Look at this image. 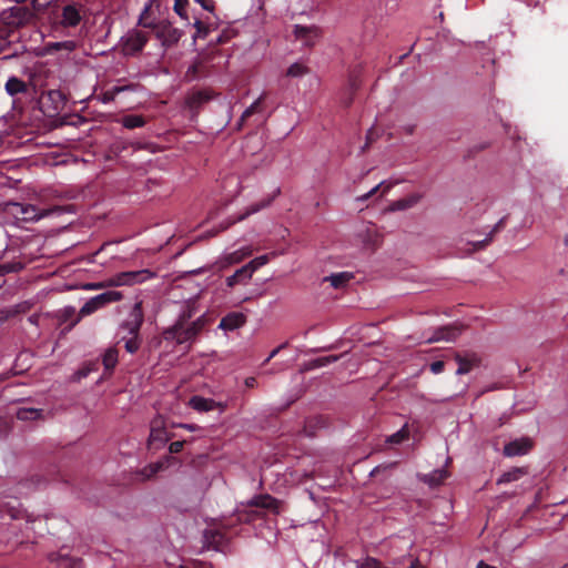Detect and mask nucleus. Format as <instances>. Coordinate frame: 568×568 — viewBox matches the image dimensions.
Listing matches in <instances>:
<instances>
[{
	"label": "nucleus",
	"mask_w": 568,
	"mask_h": 568,
	"mask_svg": "<svg viewBox=\"0 0 568 568\" xmlns=\"http://www.w3.org/2000/svg\"><path fill=\"white\" fill-rule=\"evenodd\" d=\"M144 322L142 302H136L130 311L128 317L121 323L119 334L120 341L124 342V348L128 353L134 354L142 344L140 329Z\"/></svg>",
	"instance_id": "nucleus-1"
},
{
	"label": "nucleus",
	"mask_w": 568,
	"mask_h": 568,
	"mask_svg": "<svg viewBox=\"0 0 568 568\" xmlns=\"http://www.w3.org/2000/svg\"><path fill=\"white\" fill-rule=\"evenodd\" d=\"M278 500L271 495H260L252 498L246 508L237 510V520L245 524L262 519L266 510L278 513Z\"/></svg>",
	"instance_id": "nucleus-2"
},
{
	"label": "nucleus",
	"mask_w": 568,
	"mask_h": 568,
	"mask_svg": "<svg viewBox=\"0 0 568 568\" xmlns=\"http://www.w3.org/2000/svg\"><path fill=\"white\" fill-rule=\"evenodd\" d=\"M206 323L204 316L197 317L190 324L181 325V323H175L173 326L165 329L163 335L166 341H175L180 345L185 343L192 344L204 329Z\"/></svg>",
	"instance_id": "nucleus-3"
},
{
	"label": "nucleus",
	"mask_w": 568,
	"mask_h": 568,
	"mask_svg": "<svg viewBox=\"0 0 568 568\" xmlns=\"http://www.w3.org/2000/svg\"><path fill=\"white\" fill-rule=\"evenodd\" d=\"M149 41V34L144 31L132 29L121 38V47L124 55H136Z\"/></svg>",
	"instance_id": "nucleus-4"
},
{
	"label": "nucleus",
	"mask_w": 568,
	"mask_h": 568,
	"mask_svg": "<svg viewBox=\"0 0 568 568\" xmlns=\"http://www.w3.org/2000/svg\"><path fill=\"white\" fill-rule=\"evenodd\" d=\"M122 293L118 291H106L94 297H91L84 305L80 308V316H88L94 313L95 311L104 307L105 305L118 302L122 300Z\"/></svg>",
	"instance_id": "nucleus-5"
},
{
	"label": "nucleus",
	"mask_w": 568,
	"mask_h": 568,
	"mask_svg": "<svg viewBox=\"0 0 568 568\" xmlns=\"http://www.w3.org/2000/svg\"><path fill=\"white\" fill-rule=\"evenodd\" d=\"M153 32L156 39H159L165 48L175 45L182 37V31L173 27L172 23L165 19L158 21L156 28Z\"/></svg>",
	"instance_id": "nucleus-6"
},
{
	"label": "nucleus",
	"mask_w": 568,
	"mask_h": 568,
	"mask_svg": "<svg viewBox=\"0 0 568 568\" xmlns=\"http://www.w3.org/2000/svg\"><path fill=\"white\" fill-rule=\"evenodd\" d=\"M154 273L150 270H140V271H128L115 274L110 280V285L113 286H122V285H134L139 283H143L149 278H152Z\"/></svg>",
	"instance_id": "nucleus-7"
},
{
	"label": "nucleus",
	"mask_w": 568,
	"mask_h": 568,
	"mask_svg": "<svg viewBox=\"0 0 568 568\" xmlns=\"http://www.w3.org/2000/svg\"><path fill=\"white\" fill-rule=\"evenodd\" d=\"M295 40L301 41L305 47H313L321 37V29L316 26L295 24L293 30Z\"/></svg>",
	"instance_id": "nucleus-8"
},
{
	"label": "nucleus",
	"mask_w": 568,
	"mask_h": 568,
	"mask_svg": "<svg viewBox=\"0 0 568 568\" xmlns=\"http://www.w3.org/2000/svg\"><path fill=\"white\" fill-rule=\"evenodd\" d=\"M62 550L63 548L48 555V560L50 564L54 565V568H84L82 559L71 557L62 552Z\"/></svg>",
	"instance_id": "nucleus-9"
},
{
	"label": "nucleus",
	"mask_w": 568,
	"mask_h": 568,
	"mask_svg": "<svg viewBox=\"0 0 568 568\" xmlns=\"http://www.w3.org/2000/svg\"><path fill=\"white\" fill-rule=\"evenodd\" d=\"M463 325H446L438 327L434 331L433 335L427 339L428 343H435L439 341L454 342L462 333Z\"/></svg>",
	"instance_id": "nucleus-10"
},
{
	"label": "nucleus",
	"mask_w": 568,
	"mask_h": 568,
	"mask_svg": "<svg viewBox=\"0 0 568 568\" xmlns=\"http://www.w3.org/2000/svg\"><path fill=\"white\" fill-rule=\"evenodd\" d=\"M455 361L458 363V368L456 371L457 375L468 374L473 368L478 367L481 363V358L476 353H455Z\"/></svg>",
	"instance_id": "nucleus-11"
},
{
	"label": "nucleus",
	"mask_w": 568,
	"mask_h": 568,
	"mask_svg": "<svg viewBox=\"0 0 568 568\" xmlns=\"http://www.w3.org/2000/svg\"><path fill=\"white\" fill-rule=\"evenodd\" d=\"M213 92L207 89H194L187 93L185 103L192 111H197L203 104L212 100Z\"/></svg>",
	"instance_id": "nucleus-12"
},
{
	"label": "nucleus",
	"mask_w": 568,
	"mask_h": 568,
	"mask_svg": "<svg viewBox=\"0 0 568 568\" xmlns=\"http://www.w3.org/2000/svg\"><path fill=\"white\" fill-rule=\"evenodd\" d=\"M532 440L528 437L515 439L504 447V455L508 457L527 454L532 448Z\"/></svg>",
	"instance_id": "nucleus-13"
},
{
	"label": "nucleus",
	"mask_w": 568,
	"mask_h": 568,
	"mask_svg": "<svg viewBox=\"0 0 568 568\" xmlns=\"http://www.w3.org/2000/svg\"><path fill=\"white\" fill-rule=\"evenodd\" d=\"M423 196H424L423 193H418V192L412 193L403 199L392 202L388 206V211L396 212V211H405V210L412 209L420 202Z\"/></svg>",
	"instance_id": "nucleus-14"
},
{
	"label": "nucleus",
	"mask_w": 568,
	"mask_h": 568,
	"mask_svg": "<svg viewBox=\"0 0 568 568\" xmlns=\"http://www.w3.org/2000/svg\"><path fill=\"white\" fill-rule=\"evenodd\" d=\"M246 322V316L241 312H231L220 321L219 327L224 331H234L243 326Z\"/></svg>",
	"instance_id": "nucleus-15"
},
{
	"label": "nucleus",
	"mask_w": 568,
	"mask_h": 568,
	"mask_svg": "<svg viewBox=\"0 0 568 568\" xmlns=\"http://www.w3.org/2000/svg\"><path fill=\"white\" fill-rule=\"evenodd\" d=\"M190 406L197 412H210L216 408L223 409L224 406L221 403L215 402L212 398H204L202 396H192L189 402Z\"/></svg>",
	"instance_id": "nucleus-16"
},
{
	"label": "nucleus",
	"mask_w": 568,
	"mask_h": 568,
	"mask_svg": "<svg viewBox=\"0 0 568 568\" xmlns=\"http://www.w3.org/2000/svg\"><path fill=\"white\" fill-rule=\"evenodd\" d=\"M362 67H356L348 75L349 97L343 101L344 106L348 108L353 103V95L359 89L362 83Z\"/></svg>",
	"instance_id": "nucleus-17"
},
{
	"label": "nucleus",
	"mask_w": 568,
	"mask_h": 568,
	"mask_svg": "<svg viewBox=\"0 0 568 568\" xmlns=\"http://www.w3.org/2000/svg\"><path fill=\"white\" fill-rule=\"evenodd\" d=\"M204 544L213 549H219L226 540L225 534L220 529L210 528L203 534Z\"/></svg>",
	"instance_id": "nucleus-18"
},
{
	"label": "nucleus",
	"mask_w": 568,
	"mask_h": 568,
	"mask_svg": "<svg viewBox=\"0 0 568 568\" xmlns=\"http://www.w3.org/2000/svg\"><path fill=\"white\" fill-rule=\"evenodd\" d=\"M252 275V270L248 268L247 265H244L241 268L236 270L233 275L226 277V285L229 287H234L235 285L239 284H246L251 280Z\"/></svg>",
	"instance_id": "nucleus-19"
},
{
	"label": "nucleus",
	"mask_w": 568,
	"mask_h": 568,
	"mask_svg": "<svg viewBox=\"0 0 568 568\" xmlns=\"http://www.w3.org/2000/svg\"><path fill=\"white\" fill-rule=\"evenodd\" d=\"M81 16L75 6H65L62 10V24L65 27H75L79 24Z\"/></svg>",
	"instance_id": "nucleus-20"
},
{
	"label": "nucleus",
	"mask_w": 568,
	"mask_h": 568,
	"mask_svg": "<svg viewBox=\"0 0 568 568\" xmlns=\"http://www.w3.org/2000/svg\"><path fill=\"white\" fill-rule=\"evenodd\" d=\"M168 439L169 438L165 429L152 426L148 442L150 448L159 449L166 443Z\"/></svg>",
	"instance_id": "nucleus-21"
},
{
	"label": "nucleus",
	"mask_w": 568,
	"mask_h": 568,
	"mask_svg": "<svg viewBox=\"0 0 568 568\" xmlns=\"http://www.w3.org/2000/svg\"><path fill=\"white\" fill-rule=\"evenodd\" d=\"M4 89L9 95L14 97L19 93H27L28 84L17 77H10L6 82Z\"/></svg>",
	"instance_id": "nucleus-22"
},
{
	"label": "nucleus",
	"mask_w": 568,
	"mask_h": 568,
	"mask_svg": "<svg viewBox=\"0 0 568 568\" xmlns=\"http://www.w3.org/2000/svg\"><path fill=\"white\" fill-rule=\"evenodd\" d=\"M353 274L349 272L333 273L329 276L324 277L325 282H329L334 288H343L353 278Z\"/></svg>",
	"instance_id": "nucleus-23"
},
{
	"label": "nucleus",
	"mask_w": 568,
	"mask_h": 568,
	"mask_svg": "<svg viewBox=\"0 0 568 568\" xmlns=\"http://www.w3.org/2000/svg\"><path fill=\"white\" fill-rule=\"evenodd\" d=\"M528 474L527 467H514L508 471H505L497 480V484H508L511 481L519 480L521 477Z\"/></svg>",
	"instance_id": "nucleus-24"
},
{
	"label": "nucleus",
	"mask_w": 568,
	"mask_h": 568,
	"mask_svg": "<svg viewBox=\"0 0 568 568\" xmlns=\"http://www.w3.org/2000/svg\"><path fill=\"white\" fill-rule=\"evenodd\" d=\"M136 88H138V84H133V83L125 84V85H115V87L111 88L110 90L103 92L102 102L103 103L112 102V101H114L115 97L118 94H120L121 92L135 91Z\"/></svg>",
	"instance_id": "nucleus-25"
},
{
	"label": "nucleus",
	"mask_w": 568,
	"mask_h": 568,
	"mask_svg": "<svg viewBox=\"0 0 568 568\" xmlns=\"http://www.w3.org/2000/svg\"><path fill=\"white\" fill-rule=\"evenodd\" d=\"M118 359H119V351L115 347L108 348L102 356V363H103L105 372L111 374L118 364Z\"/></svg>",
	"instance_id": "nucleus-26"
},
{
	"label": "nucleus",
	"mask_w": 568,
	"mask_h": 568,
	"mask_svg": "<svg viewBox=\"0 0 568 568\" xmlns=\"http://www.w3.org/2000/svg\"><path fill=\"white\" fill-rule=\"evenodd\" d=\"M156 24L158 21L151 19V4L145 6L139 17L138 26L153 31L156 28Z\"/></svg>",
	"instance_id": "nucleus-27"
},
{
	"label": "nucleus",
	"mask_w": 568,
	"mask_h": 568,
	"mask_svg": "<svg viewBox=\"0 0 568 568\" xmlns=\"http://www.w3.org/2000/svg\"><path fill=\"white\" fill-rule=\"evenodd\" d=\"M449 476L448 471L445 469H437L433 473L425 476L424 481L427 483L432 487H436L442 485L447 477Z\"/></svg>",
	"instance_id": "nucleus-28"
},
{
	"label": "nucleus",
	"mask_w": 568,
	"mask_h": 568,
	"mask_svg": "<svg viewBox=\"0 0 568 568\" xmlns=\"http://www.w3.org/2000/svg\"><path fill=\"white\" fill-rule=\"evenodd\" d=\"M266 99V93H262L242 114L240 124H243L251 115L262 111V103Z\"/></svg>",
	"instance_id": "nucleus-29"
},
{
	"label": "nucleus",
	"mask_w": 568,
	"mask_h": 568,
	"mask_svg": "<svg viewBox=\"0 0 568 568\" xmlns=\"http://www.w3.org/2000/svg\"><path fill=\"white\" fill-rule=\"evenodd\" d=\"M280 194V189H277L274 194L272 196H270L268 199L266 200H262L261 202L258 203H255V204H252L247 210L246 212L240 216V220H243L245 219L246 216L251 215V214H254L256 212H258L260 210L268 206L271 204V202L274 200V197Z\"/></svg>",
	"instance_id": "nucleus-30"
},
{
	"label": "nucleus",
	"mask_w": 568,
	"mask_h": 568,
	"mask_svg": "<svg viewBox=\"0 0 568 568\" xmlns=\"http://www.w3.org/2000/svg\"><path fill=\"white\" fill-rule=\"evenodd\" d=\"M122 124L124 128L130 130L142 128L145 124V119L142 115L130 114L123 118Z\"/></svg>",
	"instance_id": "nucleus-31"
},
{
	"label": "nucleus",
	"mask_w": 568,
	"mask_h": 568,
	"mask_svg": "<svg viewBox=\"0 0 568 568\" xmlns=\"http://www.w3.org/2000/svg\"><path fill=\"white\" fill-rule=\"evenodd\" d=\"M21 209V219L23 221H38L42 217V214H39L38 209L33 205H20Z\"/></svg>",
	"instance_id": "nucleus-32"
},
{
	"label": "nucleus",
	"mask_w": 568,
	"mask_h": 568,
	"mask_svg": "<svg viewBox=\"0 0 568 568\" xmlns=\"http://www.w3.org/2000/svg\"><path fill=\"white\" fill-rule=\"evenodd\" d=\"M41 416V410L37 408H20L17 412V418L20 420H36Z\"/></svg>",
	"instance_id": "nucleus-33"
},
{
	"label": "nucleus",
	"mask_w": 568,
	"mask_h": 568,
	"mask_svg": "<svg viewBox=\"0 0 568 568\" xmlns=\"http://www.w3.org/2000/svg\"><path fill=\"white\" fill-rule=\"evenodd\" d=\"M24 264L21 262H8L0 264V276H4L8 273H18L22 271Z\"/></svg>",
	"instance_id": "nucleus-34"
},
{
	"label": "nucleus",
	"mask_w": 568,
	"mask_h": 568,
	"mask_svg": "<svg viewBox=\"0 0 568 568\" xmlns=\"http://www.w3.org/2000/svg\"><path fill=\"white\" fill-rule=\"evenodd\" d=\"M392 186H393L392 183L381 182L379 184H377L375 187H373L366 194H364L362 196H358L357 200L358 201H366V200H368L371 196H373L379 190H382V195L386 194L392 189Z\"/></svg>",
	"instance_id": "nucleus-35"
},
{
	"label": "nucleus",
	"mask_w": 568,
	"mask_h": 568,
	"mask_svg": "<svg viewBox=\"0 0 568 568\" xmlns=\"http://www.w3.org/2000/svg\"><path fill=\"white\" fill-rule=\"evenodd\" d=\"M193 27L196 30V38L205 39L211 31V26L203 22L201 19H195Z\"/></svg>",
	"instance_id": "nucleus-36"
},
{
	"label": "nucleus",
	"mask_w": 568,
	"mask_h": 568,
	"mask_svg": "<svg viewBox=\"0 0 568 568\" xmlns=\"http://www.w3.org/2000/svg\"><path fill=\"white\" fill-rule=\"evenodd\" d=\"M308 73V68L302 63H293L286 71V75L291 78H298Z\"/></svg>",
	"instance_id": "nucleus-37"
},
{
	"label": "nucleus",
	"mask_w": 568,
	"mask_h": 568,
	"mask_svg": "<svg viewBox=\"0 0 568 568\" xmlns=\"http://www.w3.org/2000/svg\"><path fill=\"white\" fill-rule=\"evenodd\" d=\"M163 468L164 465L162 463L150 464L145 466L140 474L143 476L144 479H149L156 475L159 471H161Z\"/></svg>",
	"instance_id": "nucleus-38"
},
{
	"label": "nucleus",
	"mask_w": 568,
	"mask_h": 568,
	"mask_svg": "<svg viewBox=\"0 0 568 568\" xmlns=\"http://www.w3.org/2000/svg\"><path fill=\"white\" fill-rule=\"evenodd\" d=\"M189 6V0H174V11L175 13L182 18L183 20H187L186 7Z\"/></svg>",
	"instance_id": "nucleus-39"
},
{
	"label": "nucleus",
	"mask_w": 568,
	"mask_h": 568,
	"mask_svg": "<svg viewBox=\"0 0 568 568\" xmlns=\"http://www.w3.org/2000/svg\"><path fill=\"white\" fill-rule=\"evenodd\" d=\"M408 435H409L408 429L406 427H403L402 429H399L395 434L390 435L388 437L387 442L390 443V444H400L405 439L408 438Z\"/></svg>",
	"instance_id": "nucleus-40"
},
{
	"label": "nucleus",
	"mask_w": 568,
	"mask_h": 568,
	"mask_svg": "<svg viewBox=\"0 0 568 568\" xmlns=\"http://www.w3.org/2000/svg\"><path fill=\"white\" fill-rule=\"evenodd\" d=\"M268 261H270V256L267 254H265V255H261V256L253 258L246 265L248 266V268L252 270V273H254L256 270H258L263 265L267 264Z\"/></svg>",
	"instance_id": "nucleus-41"
},
{
	"label": "nucleus",
	"mask_w": 568,
	"mask_h": 568,
	"mask_svg": "<svg viewBox=\"0 0 568 568\" xmlns=\"http://www.w3.org/2000/svg\"><path fill=\"white\" fill-rule=\"evenodd\" d=\"M338 358H339L338 355H328V356L320 357V358H316L315 361H313L312 366L313 367H323L331 363L336 362Z\"/></svg>",
	"instance_id": "nucleus-42"
},
{
	"label": "nucleus",
	"mask_w": 568,
	"mask_h": 568,
	"mask_svg": "<svg viewBox=\"0 0 568 568\" xmlns=\"http://www.w3.org/2000/svg\"><path fill=\"white\" fill-rule=\"evenodd\" d=\"M193 317V307L187 306L179 316L175 323L190 324L189 321Z\"/></svg>",
	"instance_id": "nucleus-43"
},
{
	"label": "nucleus",
	"mask_w": 568,
	"mask_h": 568,
	"mask_svg": "<svg viewBox=\"0 0 568 568\" xmlns=\"http://www.w3.org/2000/svg\"><path fill=\"white\" fill-rule=\"evenodd\" d=\"M234 37V31L230 29H225L221 32V34L216 39V44H224L229 42Z\"/></svg>",
	"instance_id": "nucleus-44"
},
{
	"label": "nucleus",
	"mask_w": 568,
	"mask_h": 568,
	"mask_svg": "<svg viewBox=\"0 0 568 568\" xmlns=\"http://www.w3.org/2000/svg\"><path fill=\"white\" fill-rule=\"evenodd\" d=\"M493 239H491V234H488L486 236V239L481 240V241H476V242H473L471 245H473V251H480V250H484L487 245H489L491 243Z\"/></svg>",
	"instance_id": "nucleus-45"
},
{
	"label": "nucleus",
	"mask_w": 568,
	"mask_h": 568,
	"mask_svg": "<svg viewBox=\"0 0 568 568\" xmlns=\"http://www.w3.org/2000/svg\"><path fill=\"white\" fill-rule=\"evenodd\" d=\"M358 568H383V565L379 560L373 557H368L363 564L358 566Z\"/></svg>",
	"instance_id": "nucleus-46"
},
{
	"label": "nucleus",
	"mask_w": 568,
	"mask_h": 568,
	"mask_svg": "<svg viewBox=\"0 0 568 568\" xmlns=\"http://www.w3.org/2000/svg\"><path fill=\"white\" fill-rule=\"evenodd\" d=\"M57 0H32L33 8L38 11L47 9L50 4Z\"/></svg>",
	"instance_id": "nucleus-47"
},
{
	"label": "nucleus",
	"mask_w": 568,
	"mask_h": 568,
	"mask_svg": "<svg viewBox=\"0 0 568 568\" xmlns=\"http://www.w3.org/2000/svg\"><path fill=\"white\" fill-rule=\"evenodd\" d=\"M196 3H199L204 10L209 12H214L215 10V2L214 0H195Z\"/></svg>",
	"instance_id": "nucleus-48"
},
{
	"label": "nucleus",
	"mask_w": 568,
	"mask_h": 568,
	"mask_svg": "<svg viewBox=\"0 0 568 568\" xmlns=\"http://www.w3.org/2000/svg\"><path fill=\"white\" fill-rule=\"evenodd\" d=\"M506 220H507V216H504L501 217L496 224L495 226L493 227V230L489 232V234H491V239H494V235L498 232H500L501 230L505 229L506 226Z\"/></svg>",
	"instance_id": "nucleus-49"
},
{
	"label": "nucleus",
	"mask_w": 568,
	"mask_h": 568,
	"mask_svg": "<svg viewBox=\"0 0 568 568\" xmlns=\"http://www.w3.org/2000/svg\"><path fill=\"white\" fill-rule=\"evenodd\" d=\"M184 443H185L184 440H176V442H172V443L170 444V446H169V452H170L171 454H178V453H180V452L183 449V447H184Z\"/></svg>",
	"instance_id": "nucleus-50"
},
{
	"label": "nucleus",
	"mask_w": 568,
	"mask_h": 568,
	"mask_svg": "<svg viewBox=\"0 0 568 568\" xmlns=\"http://www.w3.org/2000/svg\"><path fill=\"white\" fill-rule=\"evenodd\" d=\"M429 368L433 374H439L444 371L445 363L443 361H435L430 364Z\"/></svg>",
	"instance_id": "nucleus-51"
},
{
	"label": "nucleus",
	"mask_w": 568,
	"mask_h": 568,
	"mask_svg": "<svg viewBox=\"0 0 568 568\" xmlns=\"http://www.w3.org/2000/svg\"><path fill=\"white\" fill-rule=\"evenodd\" d=\"M199 72H200V63H194L191 67H189V69L186 71V77L196 79V78H199Z\"/></svg>",
	"instance_id": "nucleus-52"
},
{
	"label": "nucleus",
	"mask_w": 568,
	"mask_h": 568,
	"mask_svg": "<svg viewBox=\"0 0 568 568\" xmlns=\"http://www.w3.org/2000/svg\"><path fill=\"white\" fill-rule=\"evenodd\" d=\"M244 383H245V386H246L247 388H253V387H255V386H256V384H257L256 378H255V377H252V376H251V377H246Z\"/></svg>",
	"instance_id": "nucleus-53"
},
{
	"label": "nucleus",
	"mask_w": 568,
	"mask_h": 568,
	"mask_svg": "<svg viewBox=\"0 0 568 568\" xmlns=\"http://www.w3.org/2000/svg\"><path fill=\"white\" fill-rule=\"evenodd\" d=\"M366 140H367V142H366V145L364 146V149L367 148L368 144L372 143L375 140V134H374V130L373 129H371L367 132Z\"/></svg>",
	"instance_id": "nucleus-54"
},
{
	"label": "nucleus",
	"mask_w": 568,
	"mask_h": 568,
	"mask_svg": "<svg viewBox=\"0 0 568 568\" xmlns=\"http://www.w3.org/2000/svg\"><path fill=\"white\" fill-rule=\"evenodd\" d=\"M57 48L64 47L65 49L72 50L74 48V43L71 41L62 42V43H55Z\"/></svg>",
	"instance_id": "nucleus-55"
},
{
	"label": "nucleus",
	"mask_w": 568,
	"mask_h": 568,
	"mask_svg": "<svg viewBox=\"0 0 568 568\" xmlns=\"http://www.w3.org/2000/svg\"><path fill=\"white\" fill-rule=\"evenodd\" d=\"M244 255H240L239 252H234L229 256L231 262H240Z\"/></svg>",
	"instance_id": "nucleus-56"
},
{
	"label": "nucleus",
	"mask_w": 568,
	"mask_h": 568,
	"mask_svg": "<svg viewBox=\"0 0 568 568\" xmlns=\"http://www.w3.org/2000/svg\"><path fill=\"white\" fill-rule=\"evenodd\" d=\"M286 346V344H282L280 345L278 347L274 348L271 354L268 355V359H272L273 357H275L277 355V353L284 348Z\"/></svg>",
	"instance_id": "nucleus-57"
},
{
	"label": "nucleus",
	"mask_w": 568,
	"mask_h": 568,
	"mask_svg": "<svg viewBox=\"0 0 568 568\" xmlns=\"http://www.w3.org/2000/svg\"><path fill=\"white\" fill-rule=\"evenodd\" d=\"M408 568H424V566L420 564V561L418 559H415L412 561V564Z\"/></svg>",
	"instance_id": "nucleus-58"
},
{
	"label": "nucleus",
	"mask_w": 568,
	"mask_h": 568,
	"mask_svg": "<svg viewBox=\"0 0 568 568\" xmlns=\"http://www.w3.org/2000/svg\"><path fill=\"white\" fill-rule=\"evenodd\" d=\"M414 130H415V125H414V124H408V125L404 126V131H405L407 134H413V133H414Z\"/></svg>",
	"instance_id": "nucleus-59"
},
{
	"label": "nucleus",
	"mask_w": 568,
	"mask_h": 568,
	"mask_svg": "<svg viewBox=\"0 0 568 568\" xmlns=\"http://www.w3.org/2000/svg\"><path fill=\"white\" fill-rule=\"evenodd\" d=\"M477 568H495V567L489 566V565L485 564L484 561H480V562L477 565Z\"/></svg>",
	"instance_id": "nucleus-60"
},
{
	"label": "nucleus",
	"mask_w": 568,
	"mask_h": 568,
	"mask_svg": "<svg viewBox=\"0 0 568 568\" xmlns=\"http://www.w3.org/2000/svg\"><path fill=\"white\" fill-rule=\"evenodd\" d=\"M80 374H81V376L85 377L88 375V371L87 369H82V371H80Z\"/></svg>",
	"instance_id": "nucleus-61"
},
{
	"label": "nucleus",
	"mask_w": 568,
	"mask_h": 568,
	"mask_svg": "<svg viewBox=\"0 0 568 568\" xmlns=\"http://www.w3.org/2000/svg\"><path fill=\"white\" fill-rule=\"evenodd\" d=\"M378 471V467L374 468L371 473L372 476H374Z\"/></svg>",
	"instance_id": "nucleus-62"
},
{
	"label": "nucleus",
	"mask_w": 568,
	"mask_h": 568,
	"mask_svg": "<svg viewBox=\"0 0 568 568\" xmlns=\"http://www.w3.org/2000/svg\"><path fill=\"white\" fill-rule=\"evenodd\" d=\"M185 427H186V428H189V429H191V430H193V429H194V426H192V425H187V426H185Z\"/></svg>",
	"instance_id": "nucleus-63"
},
{
	"label": "nucleus",
	"mask_w": 568,
	"mask_h": 568,
	"mask_svg": "<svg viewBox=\"0 0 568 568\" xmlns=\"http://www.w3.org/2000/svg\"><path fill=\"white\" fill-rule=\"evenodd\" d=\"M271 359H268V357L264 361V365L267 364Z\"/></svg>",
	"instance_id": "nucleus-64"
}]
</instances>
